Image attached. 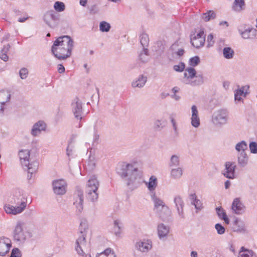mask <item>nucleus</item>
<instances>
[{"label": "nucleus", "mask_w": 257, "mask_h": 257, "mask_svg": "<svg viewBox=\"0 0 257 257\" xmlns=\"http://www.w3.org/2000/svg\"><path fill=\"white\" fill-rule=\"evenodd\" d=\"M182 82L185 84L196 86L204 83V78L202 74L196 75V71L194 68L189 67L185 69Z\"/></svg>", "instance_id": "nucleus-3"}, {"label": "nucleus", "mask_w": 257, "mask_h": 257, "mask_svg": "<svg viewBox=\"0 0 257 257\" xmlns=\"http://www.w3.org/2000/svg\"><path fill=\"white\" fill-rule=\"evenodd\" d=\"M149 42V37L146 34H142L140 36V43L144 48L147 46Z\"/></svg>", "instance_id": "nucleus-44"}, {"label": "nucleus", "mask_w": 257, "mask_h": 257, "mask_svg": "<svg viewBox=\"0 0 257 257\" xmlns=\"http://www.w3.org/2000/svg\"><path fill=\"white\" fill-rule=\"evenodd\" d=\"M236 165L234 162H226L225 164V170L223 173V175L227 178H234L235 169Z\"/></svg>", "instance_id": "nucleus-18"}, {"label": "nucleus", "mask_w": 257, "mask_h": 257, "mask_svg": "<svg viewBox=\"0 0 257 257\" xmlns=\"http://www.w3.org/2000/svg\"><path fill=\"white\" fill-rule=\"evenodd\" d=\"M191 116H199L198 111L195 105H193L191 107Z\"/></svg>", "instance_id": "nucleus-57"}, {"label": "nucleus", "mask_w": 257, "mask_h": 257, "mask_svg": "<svg viewBox=\"0 0 257 257\" xmlns=\"http://www.w3.org/2000/svg\"><path fill=\"white\" fill-rule=\"evenodd\" d=\"M21 164L27 167L28 170V178L31 179L33 174L35 173L38 168L39 163L37 161L29 163L30 151L28 150H22L19 153Z\"/></svg>", "instance_id": "nucleus-6"}, {"label": "nucleus", "mask_w": 257, "mask_h": 257, "mask_svg": "<svg viewBox=\"0 0 257 257\" xmlns=\"http://www.w3.org/2000/svg\"><path fill=\"white\" fill-rule=\"evenodd\" d=\"M32 235L31 229L25 222L18 221L13 233L14 239L16 241H25L29 239Z\"/></svg>", "instance_id": "nucleus-7"}, {"label": "nucleus", "mask_w": 257, "mask_h": 257, "mask_svg": "<svg viewBox=\"0 0 257 257\" xmlns=\"http://www.w3.org/2000/svg\"><path fill=\"white\" fill-rule=\"evenodd\" d=\"M59 19V15L53 10L46 12L43 16L46 24L51 28H55L58 25Z\"/></svg>", "instance_id": "nucleus-9"}, {"label": "nucleus", "mask_w": 257, "mask_h": 257, "mask_svg": "<svg viewBox=\"0 0 257 257\" xmlns=\"http://www.w3.org/2000/svg\"><path fill=\"white\" fill-rule=\"evenodd\" d=\"M85 247V242H76L75 248L77 253L82 256L85 254L84 249Z\"/></svg>", "instance_id": "nucleus-32"}, {"label": "nucleus", "mask_w": 257, "mask_h": 257, "mask_svg": "<svg viewBox=\"0 0 257 257\" xmlns=\"http://www.w3.org/2000/svg\"><path fill=\"white\" fill-rule=\"evenodd\" d=\"M175 115L173 114H171L169 116V119L171 122L173 130L176 134H178V131L177 128V124L176 123V120L174 118Z\"/></svg>", "instance_id": "nucleus-48"}, {"label": "nucleus", "mask_w": 257, "mask_h": 257, "mask_svg": "<svg viewBox=\"0 0 257 257\" xmlns=\"http://www.w3.org/2000/svg\"><path fill=\"white\" fill-rule=\"evenodd\" d=\"M190 199L191 200V202H194L195 200L198 199L195 193L192 194L190 195Z\"/></svg>", "instance_id": "nucleus-62"}, {"label": "nucleus", "mask_w": 257, "mask_h": 257, "mask_svg": "<svg viewBox=\"0 0 257 257\" xmlns=\"http://www.w3.org/2000/svg\"><path fill=\"white\" fill-rule=\"evenodd\" d=\"M169 95V94L168 93L162 92L160 94V97L162 99H164L166 97L168 96Z\"/></svg>", "instance_id": "nucleus-63"}, {"label": "nucleus", "mask_w": 257, "mask_h": 257, "mask_svg": "<svg viewBox=\"0 0 257 257\" xmlns=\"http://www.w3.org/2000/svg\"><path fill=\"white\" fill-rule=\"evenodd\" d=\"M228 119V112L225 109L215 111L212 115V122L217 126H221L226 123Z\"/></svg>", "instance_id": "nucleus-8"}, {"label": "nucleus", "mask_w": 257, "mask_h": 257, "mask_svg": "<svg viewBox=\"0 0 257 257\" xmlns=\"http://www.w3.org/2000/svg\"><path fill=\"white\" fill-rule=\"evenodd\" d=\"M234 231L241 232L244 230V225L242 221H240L238 219H236L233 222Z\"/></svg>", "instance_id": "nucleus-38"}, {"label": "nucleus", "mask_w": 257, "mask_h": 257, "mask_svg": "<svg viewBox=\"0 0 257 257\" xmlns=\"http://www.w3.org/2000/svg\"><path fill=\"white\" fill-rule=\"evenodd\" d=\"M147 78L143 75H140L135 80L133 81L132 85L133 87L142 88L146 84Z\"/></svg>", "instance_id": "nucleus-25"}, {"label": "nucleus", "mask_w": 257, "mask_h": 257, "mask_svg": "<svg viewBox=\"0 0 257 257\" xmlns=\"http://www.w3.org/2000/svg\"><path fill=\"white\" fill-rule=\"evenodd\" d=\"M0 58L5 62L7 61L9 59V57L8 56L7 54L2 52H0Z\"/></svg>", "instance_id": "nucleus-60"}, {"label": "nucleus", "mask_w": 257, "mask_h": 257, "mask_svg": "<svg viewBox=\"0 0 257 257\" xmlns=\"http://www.w3.org/2000/svg\"><path fill=\"white\" fill-rule=\"evenodd\" d=\"M10 48V45L7 44V45L4 46L3 48L0 52L7 54V53L9 51Z\"/></svg>", "instance_id": "nucleus-59"}, {"label": "nucleus", "mask_w": 257, "mask_h": 257, "mask_svg": "<svg viewBox=\"0 0 257 257\" xmlns=\"http://www.w3.org/2000/svg\"><path fill=\"white\" fill-rule=\"evenodd\" d=\"M72 109L75 117L77 119L82 118V103L78 98H75L72 103Z\"/></svg>", "instance_id": "nucleus-17"}, {"label": "nucleus", "mask_w": 257, "mask_h": 257, "mask_svg": "<svg viewBox=\"0 0 257 257\" xmlns=\"http://www.w3.org/2000/svg\"><path fill=\"white\" fill-rule=\"evenodd\" d=\"M247 148V144L244 141L238 142L235 146V149L238 153H242V152H245Z\"/></svg>", "instance_id": "nucleus-36"}, {"label": "nucleus", "mask_w": 257, "mask_h": 257, "mask_svg": "<svg viewBox=\"0 0 257 257\" xmlns=\"http://www.w3.org/2000/svg\"><path fill=\"white\" fill-rule=\"evenodd\" d=\"M58 71L59 73H64L65 71L64 67L62 65L59 64L58 66Z\"/></svg>", "instance_id": "nucleus-61"}, {"label": "nucleus", "mask_w": 257, "mask_h": 257, "mask_svg": "<svg viewBox=\"0 0 257 257\" xmlns=\"http://www.w3.org/2000/svg\"><path fill=\"white\" fill-rule=\"evenodd\" d=\"M53 189L57 195H62L66 192L67 184L63 179L55 180L53 182Z\"/></svg>", "instance_id": "nucleus-15"}, {"label": "nucleus", "mask_w": 257, "mask_h": 257, "mask_svg": "<svg viewBox=\"0 0 257 257\" xmlns=\"http://www.w3.org/2000/svg\"><path fill=\"white\" fill-rule=\"evenodd\" d=\"M215 210L218 217L220 219L223 220L226 224H228L229 223V219L227 217L224 209L221 206H219L216 207Z\"/></svg>", "instance_id": "nucleus-26"}, {"label": "nucleus", "mask_w": 257, "mask_h": 257, "mask_svg": "<svg viewBox=\"0 0 257 257\" xmlns=\"http://www.w3.org/2000/svg\"><path fill=\"white\" fill-rule=\"evenodd\" d=\"M11 244L6 243V242H0V256H4L9 251Z\"/></svg>", "instance_id": "nucleus-35"}, {"label": "nucleus", "mask_w": 257, "mask_h": 257, "mask_svg": "<svg viewBox=\"0 0 257 257\" xmlns=\"http://www.w3.org/2000/svg\"><path fill=\"white\" fill-rule=\"evenodd\" d=\"M222 54L224 58L231 59L234 55V50L229 47H225L222 50Z\"/></svg>", "instance_id": "nucleus-31"}, {"label": "nucleus", "mask_w": 257, "mask_h": 257, "mask_svg": "<svg viewBox=\"0 0 257 257\" xmlns=\"http://www.w3.org/2000/svg\"><path fill=\"white\" fill-rule=\"evenodd\" d=\"M192 45L196 48L203 46L205 41V35L203 31L195 34L191 35L190 37Z\"/></svg>", "instance_id": "nucleus-11"}, {"label": "nucleus", "mask_w": 257, "mask_h": 257, "mask_svg": "<svg viewBox=\"0 0 257 257\" xmlns=\"http://www.w3.org/2000/svg\"><path fill=\"white\" fill-rule=\"evenodd\" d=\"M169 231L168 226H165L164 224L161 223L158 226V233L160 239L166 236Z\"/></svg>", "instance_id": "nucleus-28"}, {"label": "nucleus", "mask_w": 257, "mask_h": 257, "mask_svg": "<svg viewBox=\"0 0 257 257\" xmlns=\"http://www.w3.org/2000/svg\"><path fill=\"white\" fill-rule=\"evenodd\" d=\"M183 168L178 167L176 168H172L170 171V177L173 179H179L183 175Z\"/></svg>", "instance_id": "nucleus-27"}, {"label": "nucleus", "mask_w": 257, "mask_h": 257, "mask_svg": "<svg viewBox=\"0 0 257 257\" xmlns=\"http://www.w3.org/2000/svg\"><path fill=\"white\" fill-rule=\"evenodd\" d=\"M245 88H246V89H248L249 88L248 86H246L244 87H242L241 88L236 90L234 93V98L235 100L240 101L241 100V96L243 94H245L244 92V90H245Z\"/></svg>", "instance_id": "nucleus-39"}, {"label": "nucleus", "mask_w": 257, "mask_h": 257, "mask_svg": "<svg viewBox=\"0 0 257 257\" xmlns=\"http://www.w3.org/2000/svg\"><path fill=\"white\" fill-rule=\"evenodd\" d=\"M14 206L11 204H7L4 206L5 212L9 214L17 215L22 213L26 208L27 203L24 201L22 202L20 205H16Z\"/></svg>", "instance_id": "nucleus-10"}, {"label": "nucleus", "mask_w": 257, "mask_h": 257, "mask_svg": "<svg viewBox=\"0 0 257 257\" xmlns=\"http://www.w3.org/2000/svg\"><path fill=\"white\" fill-rule=\"evenodd\" d=\"M191 204L195 206L196 213H198L203 208L202 203L199 199H197L194 202H191Z\"/></svg>", "instance_id": "nucleus-46"}, {"label": "nucleus", "mask_w": 257, "mask_h": 257, "mask_svg": "<svg viewBox=\"0 0 257 257\" xmlns=\"http://www.w3.org/2000/svg\"><path fill=\"white\" fill-rule=\"evenodd\" d=\"M118 174L123 178L130 189L137 188L142 182V174L138 168L132 164L123 163L117 170Z\"/></svg>", "instance_id": "nucleus-1"}, {"label": "nucleus", "mask_w": 257, "mask_h": 257, "mask_svg": "<svg viewBox=\"0 0 257 257\" xmlns=\"http://www.w3.org/2000/svg\"><path fill=\"white\" fill-rule=\"evenodd\" d=\"M185 64L184 63L181 62L178 65L174 66V70L177 72H182L185 69Z\"/></svg>", "instance_id": "nucleus-52"}, {"label": "nucleus", "mask_w": 257, "mask_h": 257, "mask_svg": "<svg viewBox=\"0 0 257 257\" xmlns=\"http://www.w3.org/2000/svg\"><path fill=\"white\" fill-rule=\"evenodd\" d=\"M13 200L11 203L16 205H20L22 202L24 201L25 203H27L26 198L23 196L22 192L20 191H16L13 195Z\"/></svg>", "instance_id": "nucleus-22"}, {"label": "nucleus", "mask_w": 257, "mask_h": 257, "mask_svg": "<svg viewBox=\"0 0 257 257\" xmlns=\"http://www.w3.org/2000/svg\"><path fill=\"white\" fill-rule=\"evenodd\" d=\"M136 247L142 252H147L152 247L151 242H137Z\"/></svg>", "instance_id": "nucleus-24"}, {"label": "nucleus", "mask_w": 257, "mask_h": 257, "mask_svg": "<svg viewBox=\"0 0 257 257\" xmlns=\"http://www.w3.org/2000/svg\"><path fill=\"white\" fill-rule=\"evenodd\" d=\"M148 189L150 191H153L155 190L157 186V179L155 176H152L149 179V181L146 183Z\"/></svg>", "instance_id": "nucleus-30"}, {"label": "nucleus", "mask_w": 257, "mask_h": 257, "mask_svg": "<svg viewBox=\"0 0 257 257\" xmlns=\"http://www.w3.org/2000/svg\"><path fill=\"white\" fill-rule=\"evenodd\" d=\"M110 29V25L105 21H102L99 25V29L102 32H107Z\"/></svg>", "instance_id": "nucleus-43"}, {"label": "nucleus", "mask_w": 257, "mask_h": 257, "mask_svg": "<svg viewBox=\"0 0 257 257\" xmlns=\"http://www.w3.org/2000/svg\"><path fill=\"white\" fill-rule=\"evenodd\" d=\"M207 47H210L213 45L214 43V41L213 40V36L212 35V34H210L208 36L207 39Z\"/></svg>", "instance_id": "nucleus-55"}, {"label": "nucleus", "mask_w": 257, "mask_h": 257, "mask_svg": "<svg viewBox=\"0 0 257 257\" xmlns=\"http://www.w3.org/2000/svg\"><path fill=\"white\" fill-rule=\"evenodd\" d=\"M245 206L241 202L239 198H235L231 205V209L236 214L240 215L243 214L245 211Z\"/></svg>", "instance_id": "nucleus-19"}, {"label": "nucleus", "mask_w": 257, "mask_h": 257, "mask_svg": "<svg viewBox=\"0 0 257 257\" xmlns=\"http://www.w3.org/2000/svg\"><path fill=\"white\" fill-rule=\"evenodd\" d=\"M244 0H235L232 5V9L235 12H239L244 9Z\"/></svg>", "instance_id": "nucleus-29"}, {"label": "nucleus", "mask_w": 257, "mask_h": 257, "mask_svg": "<svg viewBox=\"0 0 257 257\" xmlns=\"http://www.w3.org/2000/svg\"><path fill=\"white\" fill-rule=\"evenodd\" d=\"M173 202L175 204V207L177 210V214L180 218H185V214L184 211L185 203L182 198L180 195H176L174 197Z\"/></svg>", "instance_id": "nucleus-14"}, {"label": "nucleus", "mask_w": 257, "mask_h": 257, "mask_svg": "<svg viewBox=\"0 0 257 257\" xmlns=\"http://www.w3.org/2000/svg\"><path fill=\"white\" fill-rule=\"evenodd\" d=\"M238 31L241 37L244 39H252L254 38L257 32V30L255 29L252 28H248L244 31L239 29Z\"/></svg>", "instance_id": "nucleus-20"}, {"label": "nucleus", "mask_w": 257, "mask_h": 257, "mask_svg": "<svg viewBox=\"0 0 257 257\" xmlns=\"http://www.w3.org/2000/svg\"><path fill=\"white\" fill-rule=\"evenodd\" d=\"M10 97L11 94L9 92L5 90L0 91V104L4 105L10 100Z\"/></svg>", "instance_id": "nucleus-34"}, {"label": "nucleus", "mask_w": 257, "mask_h": 257, "mask_svg": "<svg viewBox=\"0 0 257 257\" xmlns=\"http://www.w3.org/2000/svg\"><path fill=\"white\" fill-rule=\"evenodd\" d=\"M249 148L251 153L257 154V143L256 142H250L249 144Z\"/></svg>", "instance_id": "nucleus-51"}, {"label": "nucleus", "mask_w": 257, "mask_h": 257, "mask_svg": "<svg viewBox=\"0 0 257 257\" xmlns=\"http://www.w3.org/2000/svg\"><path fill=\"white\" fill-rule=\"evenodd\" d=\"M19 74L21 79H26L28 75V70L27 68H23L20 70Z\"/></svg>", "instance_id": "nucleus-53"}, {"label": "nucleus", "mask_w": 257, "mask_h": 257, "mask_svg": "<svg viewBox=\"0 0 257 257\" xmlns=\"http://www.w3.org/2000/svg\"><path fill=\"white\" fill-rule=\"evenodd\" d=\"M10 257H21V253L20 250L15 248L12 250Z\"/></svg>", "instance_id": "nucleus-56"}, {"label": "nucleus", "mask_w": 257, "mask_h": 257, "mask_svg": "<svg viewBox=\"0 0 257 257\" xmlns=\"http://www.w3.org/2000/svg\"><path fill=\"white\" fill-rule=\"evenodd\" d=\"M215 14L214 12L209 11L207 13L203 14L202 16V19L205 21L207 22L211 19H213L215 18Z\"/></svg>", "instance_id": "nucleus-41"}, {"label": "nucleus", "mask_w": 257, "mask_h": 257, "mask_svg": "<svg viewBox=\"0 0 257 257\" xmlns=\"http://www.w3.org/2000/svg\"><path fill=\"white\" fill-rule=\"evenodd\" d=\"M164 125L163 124L161 120L157 119L155 121L154 124V127L156 131H160L163 128Z\"/></svg>", "instance_id": "nucleus-49"}, {"label": "nucleus", "mask_w": 257, "mask_h": 257, "mask_svg": "<svg viewBox=\"0 0 257 257\" xmlns=\"http://www.w3.org/2000/svg\"><path fill=\"white\" fill-rule=\"evenodd\" d=\"M180 164L179 157L177 155H172L170 158L169 166L170 167H177Z\"/></svg>", "instance_id": "nucleus-37"}, {"label": "nucleus", "mask_w": 257, "mask_h": 257, "mask_svg": "<svg viewBox=\"0 0 257 257\" xmlns=\"http://www.w3.org/2000/svg\"><path fill=\"white\" fill-rule=\"evenodd\" d=\"M73 43L69 36L59 37L54 42L51 48L52 53L58 59L65 60L71 56Z\"/></svg>", "instance_id": "nucleus-2"}, {"label": "nucleus", "mask_w": 257, "mask_h": 257, "mask_svg": "<svg viewBox=\"0 0 257 257\" xmlns=\"http://www.w3.org/2000/svg\"><path fill=\"white\" fill-rule=\"evenodd\" d=\"M47 125L44 121L39 120L34 124L31 131V134L33 137L39 136L43 131L46 129Z\"/></svg>", "instance_id": "nucleus-16"}, {"label": "nucleus", "mask_w": 257, "mask_h": 257, "mask_svg": "<svg viewBox=\"0 0 257 257\" xmlns=\"http://www.w3.org/2000/svg\"><path fill=\"white\" fill-rule=\"evenodd\" d=\"M241 250L239 252V257H252L253 252L251 250H243L244 247H241Z\"/></svg>", "instance_id": "nucleus-45"}, {"label": "nucleus", "mask_w": 257, "mask_h": 257, "mask_svg": "<svg viewBox=\"0 0 257 257\" xmlns=\"http://www.w3.org/2000/svg\"><path fill=\"white\" fill-rule=\"evenodd\" d=\"M191 119L192 125L195 128L198 127L200 124L199 116H191Z\"/></svg>", "instance_id": "nucleus-47"}, {"label": "nucleus", "mask_w": 257, "mask_h": 257, "mask_svg": "<svg viewBox=\"0 0 257 257\" xmlns=\"http://www.w3.org/2000/svg\"><path fill=\"white\" fill-rule=\"evenodd\" d=\"M176 54L177 55L179 56H181L183 55L184 54V50L182 49H179L177 52H176Z\"/></svg>", "instance_id": "nucleus-64"}, {"label": "nucleus", "mask_w": 257, "mask_h": 257, "mask_svg": "<svg viewBox=\"0 0 257 257\" xmlns=\"http://www.w3.org/2000/svg\"><path fill=\"white\" fill-rule=\"evenodd\" d=\"M237 163L239 167H244L248 163V157L245 152L237 153Z\"/></svg>", "instance_id": "nucleus-23"}, {"label": "nucleus", "mask_w": 257, "mask_h": 257, "mask_svg": "<svg viewBox=\"0 0 257 257\" xmlns=\"http://www.w3.org/2000/svg\"><path fill=\"white\" fill-rule=\"evenodd\" d=\"M98 12V9L96 6L93 5L92 6L90 9V13L92 15H94L97 13Z\"/></svg>", "instance_id": "nucleus-58"}, {"label": "nucleus", "mask_w": 257, "mask_h": 257, "mask_svg": "<svg viewBox=\"0 0 257 257\" xmlns=\"http://www.w3.org/2000/svg\"><path fill=\"white\" fill-rule=\"evenodd\" d=\"M215 228L218 234H222L225 232V228L224 226L219 223L216 224L215 225Z\"/></svg>", "instance_id": "nucleus-54"}, {"label": "nucleus", "mask_w": 257, "mask_h": 257, "mask_svg": "<svg viewBox=\"0 0 257 257\" xmlns=\"http://www.w3.org/2000/svg\"><path fill=\"white\" fill-rule=\"evenodd\" d=\"M54 9L57 12H62L65 10V5L63 2L57 1L54 3Z\"/></svg>", "instance_id": "nucleus-40"}, {"label": "nucleus", "mask_w": 257, "mask_h": 257, "mask_svg": "<svg viewBox=\"0 0 257 257\" xmlns=\"http://www.w3.org/2000/svg\"><path fill=\"white\" fill-rule=\"evenodd\" d=\"M79 236L77 241H85L90 239V233L89 231L88 224L86 221H82L79 226Z\"/></svg>", "instance_id": "nucleus-13"}, {"label": "nucleus", "mask_w": 257, "mask_h": 257, "mask_svg": "<svg viewBox=\"0 0 257 257\" xmlns=\"http://www.w3.org/2000/svg\"><path fill=\"white\" fill-rule=\"evenodd\" d=\"M73 205L76 209V212L80 214L83 210V193L82 190H78L76 193Z\"/></svg>", "instance_id": "nucleus-12"}, {"label": "nucleus", "mask_w": 257, "mask_h": 257, "mask_svg": "<svg viewBox=\"0 0 257 257\" xmlns=\"http://www.w3.org/2000/svg\"><path fill=\"white\" fill-rule=\"evenodd\" d=\"M148 53V50L147 49H144L143 51L140 54L139 58L142 62L145 63L149 61V57Z\"/></svg>", "instance_id": "nucleus-42"}, {"label": "nucleus", "mask_w": 257, "mask_h": 257, "mask_svg": "<svg viewBox=\"0 0 257 257\" xmlns=\"http://www.w3.org/2000/svg\"><path fill=\"white\" fill-rule=\"evenodd\" d=\"M123 228V224L119 219H115L113 220L112 231L116 236H119Z\"/></svg>", "instance_id": "nucleus-21"}, {"label": "nucleus", "mask_w": 257, "mask_h": 257, "mask_svg": "<svg viewBox=\"0 0 257 257\" xmlns=\"http://www.w3.org/2000/svg\"><path fill=\"white\" fill-rule=\"evenodd\" d=\"M154 204V211L157 215L162 220L169 219L171 215V211L170 208L165 204V202L155 194L152 196Z\"/></svg>", "instance_id": "nucleus-5"}, {"label": "nucleus", "mask_w": 257, "mask_h": 257, "mask_svg": "<svg viewBox=\"0 0 257 257\" xmlns=\"http://www.w3.org/2000/svg\"><path fill=\"white\" fill-rule=\"evenodd\" d=\"M200 62V59L198 56L192 57L189 60L190 65L192 67L197 66Z\"/></svg>", "instance_id": "nucleus-50"}, {"label": "nucleus", "mask_w": 257, "mask_h": 257, "mask_svg": "<svg viewBox=\"0 0 257 257\" xmlns=\"http://www.w3.org/2000/svg\"><path fill=\"white\" fill-rule=\"evenodd\" d=\"M96 257H116V255L111 248H107L103 251L98 253Z\"/></svg>", "instance_id": "nucleus-33"}, {"label": "nucleus", "mask_w": 257, "mask_h": 257, "mask_svg": "<svg viewBox=\"0 0 257 257\" xmlns=\"http://www.w3.org/2000/svg\"><path fill=\"white\" fill-rule=\"evenodd\" d=\"M99 182L95 175L90 177L86 185V196L88 200L94 202L97 201L99 194L98 189Z\"/></svg>", "instance_id": "nucleus-4"}]
</instances>
